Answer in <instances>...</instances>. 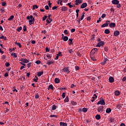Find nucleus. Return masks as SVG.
<instances>
[{
  "mask_svg": "<svg viewBox=\"0 0 126 126\" xmlns=\"http://www.w3.org/2000/svg\"><path fill=\"white\" fill-rule=\"evenodd\" d=\"M77 55L78 56V57H81L82 56V55L81 54V53H80V52H77Z\"/></svg>",
  "mask_w": 126,
  "mask_h": 126,
  "instance_id": "obj_45",
  "label": "nucleus"
},
{
  "mask_svg": "<svg viewBox=\"0 0 126 126\" xmlns=\"http://www.w3.org/2000/svg\"><path fill=\"white\" fill-rule=\"evenodd\" d=\"M109 25L110 28H115L116 27V23H110Z\"/></svg>",
  "mask_w": 126,
  "mask_h": 126,
  "instance_id": "obj_6",
  "label": "nucleus"
},
{
  "mask_svg": "<svg viewBox=\"0 0 126 126\" xmlns=\"http://www.w3.org/2000/svg\"><path fill=\"white\" fill-rule=\"evenodd\" d=\"M87 111H88V109H87V108H86L85 107L83 108V112L84 113H86V112H87Z\"/></svg>",
  "mask_w": 126,
  "mask_h": 126,
  "instance_id": "obj_33",
  "label": "nucleus"
},
{
  "mask_svg": "<svg viewBox=\"0 0 126 126\" xmlns=\"http://www.w3.org/2000/svg\"><path fill=\"white\" fill-rule=\"evenodd\" d=\"M60 126H67V124L63 122H60Z\"/></svg>",
  "mask_w": 126,
  "mask_h": 126,
  "instance_id": "obj_18",
  "label": "nucleus"
},
{
  "mask_svg": "<svg viewBox=\"0 0 126 126\" xmlns=\"http://www.w3.org/2000/svg\"><path fill=\"white\" fill-rule=\"evenodd\" d=\"M117 8H120L121 7V6H122V5H121V4H117V5L116 6Z\"/></svg>",
  "mask_w": 126,
  "mask_h": 126,
  "instance_id": "obj_61",
  "label": "nucleus"
},
{
  "mask_svg": "<svg viewBox=\"0 0 126 126\" xmlns=\"http://www.w3.org/2000/svg\"><path fill=\"white\" fill-rule=\"evenodd\" d=\"M77 2L78 3H82V0H78Z\"/></svg>",
  "mask_w": 126,
  "mask_h": 126,
  "instance_id": "obj_63",
  "label": "nucleus"
},
{
  "mask_svg": "<svg viewBox=\"0 0 126 126\" xmlns=\"http://www.w3.org/2000/svg\"><path fill=\"white\" fill-rule=\"evenodd\" d=\"M46 22H47V23H48V24H50V23H51V22H50V21L49 20V19H46Z\"/></svg>",
  "mask_w": 126,
  "mask_h": 126,
  "instance_id": "obj_62",
  "label": "nucleus"
},
{
  "mask_svg": "<svg viewBox=\"0 0 126 126\" xmlns=\"http://www.w3.org/2000/svg\"><path fill=\"white\" fill-rule=\"evenodd\" d=\"M17 46H18L19 48H22V45H21V43H17Z\"/></svg>",
  "mask_w": 126,
  "mask_h": 126,
  "instance_id": "obj_48",
  "label": "nucleus"
},
{
  "mask_svg": "<svg viewBox=\"0 0 126 126\" xmlns=\"http://www.w3.org/2000/svg\"><path fill=\"white\" fill-rule=\"evenodd\" d=\"M68 52H69V54L71 55L72 53H73V50L72 49H70L68 50Z\"/></svg>",
  "mask_w": 126,
  "mask_h": 126,
  "instance_id": "obj_35",
  "label": "nucleus"
},
{
  "mask_svg": "<svg viewBox=\"0 0 126 126\" xmlns=\"http://www.w3.org/2000/svg\"><path fill=\"white\" fill-rule=\"evenodd\" d=\"M74 87H76V86L74 84H72L70 86V88H74Z\"/></svg>",
  "mask_w": 126,
  "mask_h": 126,
  "instance_id": "obj_46",
  "label": "nucleus"
},
{
  "mask_svg": "<svg viewBox=\"0 0 126 126\" xmlns=\"http://www.w3.org/2000/svg\"><path fill=\"white\" fill-rule=\"evenodd\" d=\"M54 81L55 83H60L61 80H60V79H59L58 78H56L54 80Z\"/></svg>",
  "mask_w": 126,
  "mask_h": 126,
  "instance_id": "obj_15",
  "label": "nucleus"
},
{
  "mask_svg": "<svg viewBox=\"0 0 126 126\" xmlns=\"http://www.w3.org/2000/svg\"><path fill=\"white\" fill-rule=\"evenodd\" d=\"M97 111L98 112H103L104 111V106H100L97 108Z\"/></svg>",
  "mask_w": 126,
  "mask_h": 126,
  "instance_id": "obj_5",
  "label": "nucleus"
},
{
  "mask_svg": "<svg viewBox=\"0 0 126 126\" xmlns=\"http://www.w3.org/2000/svg\"><path fill=\"white\" fill-rule=\"evenodd\" d=\"M109 81L110 83H113V82L115 81V79H114V77H110L109 78Z\"/></svg>",
  "mask_w": 126,
  "mask_h": 126,
  "instance_id": "obj_12",
  "label": "nucleus"
},
{
  "mask_svg": "<svg viewBox=\"0 0 126 126\" xmlns=\"http://www.w3.org/2000/svg\"><path fill=\"white\" fill-rule=\"evenodd\" d=\"M59 117L58 116H57L56 115H50V118H58Z\"/></svg>",
  "mask_w": 126,
  "mask_h": 126,
  "instance_id": "obj_38",
  "label": "nucleus"
},
{
  "mask_svg": "<svg viewBox=\"0 0 126 126\" xmlns=\"http://www.w3.org/2000/svg\"><path fill=\"white\" fill-rule=\"evenodd\" d=\"M47 18H48V16L45 15L42 19V21H45V20H46V19H47Z\"/></svg>",
  "mask_w": 126,
  "mask_h": 126,
  "instance_id": "obj_40",
  "label": "nucleus"
},
{
  "mask_svg": "<svg viewBox=\"0 0 126 126\" xmlns=\"http://www.w3.org/2000/svg\"><path fill=\"white\" fill-rule=\"evenodd\" d=\"M44 73V71H39L37 73V75L38 76V77H40L41 75H43V74Z\"/></svg>",
  "mask_w": 126,
  "mask_h": 126,
  "instance_id": "obj_13",
  "label": "nucleus"
},
{
  "mask_svg": "<svg viewBox=\"0 0 126 126\" xmlns=\"http://www.w3.org/2000/svg\"><path fill=\"white\" fill-rule=\"evenodd\" d=\"M9 65H10V64L8 62H7L5 63V66H6V67H8Z\"/></svg>",
  "mask_w": 126,
  "mask_h": 126,
  "instance_id": "obj_34",
  "label": "nucleus"
},
{
  "mask_svg": "<svg viewBox=\"0 0 126 126\" xmlns=\"http://www.w3.org/2000/svg\"><path fill=\"white\" fill-rule=\"evenodd\" d=\"M97 52H98V49L97 48H94L92 50L91 52V55H94L95 54H97Z\"/></svg>",
  "mask_w": 126,
  "mask_h": 126,
  "instance_id": "obj_3",
  "label": "nucleus"
},
{
  "mask_svg": "<svg viewBox=\"0 0 126 126\" xmlns=\"http://www.w3.org/2000/svg\"><path fill=\"white\" fill-rule=\"evenodd\" d=\"M35 63L37 64H40V63H41V61L40 60L36 61L35 62Z\"/></svg>",
  "mask_w": 126,
  "mask_h": 126,
  "instance_id": "obj_44",
  "label": "nucleus"
},
{
  "mask_svg": "<svg viewBox=\"0 0 126 126\" xmlns=\"http://www.w3.org/2000/svg\"><path fill=\"white\" fill-rule=\"evenodd\" d=\"M23 63H29V60L27 59H25L23 61Z\"/></svg>",
  "mask_w": 126,
  "mask_h": 126,
  "instance_id": "obj_27",
  "label": "nucleus"
},
{
  "mask_svg": "<svg viewBox=\"0 0 126 126\" xmlns=\"http://www.w3.org/2000/svg\"><path fill=\"white\" fill-rule=\"evenodd\" d=\"M106 17V14L104 13L101 16V18H105Z\"/></svg>",
  "mask_w": 126,
  "mask_h": 126,
  "instance_id": "obj_57",
  "label": "nucleus"
},
{
  "mask_svg": "<svg viewBox=\"0 0 126 126\" xmlns=\"http://www.w3.org/2000/svg\"><path fill=\"white\" fill-rule=\"evenodd\" d=\"M69 101V99H68V96H66L65 99L64 100V103H66Z\"/></svg>",
  "mask_w": 126,
  "mask_h": 126,
  "instance_id": "obj_22",
  "label": "nucleus"
},
{
  "mask_svg": "<svg viewBox=\"0 0 126 126\" xmlns=\"http://www.w3.org/2000/svg\"><path fill=\"white\" fill-rule=\"evenodd\" d=\"M35 21V18H32V19L29 20V24L30 25H32V24H34V22Z\"/></svg>",
  "mask_w": 126,
  "mask_h": 126,
  "instance_id": "obj_7",
  "label": "nucleus"
},
{
  "mask_svg": "<svg viewBox=\"0 0 126 126\" xmlns=\"http://www.w3.org/2000/svg\"><path fill=\"white\" fill-rule=\"evenodd\" d=\"M110 11H111L113 13H115V9H114V8H111L110 9Z\"/></svg>",
  "mask_w": 126,
  "mask_h": 126,
  "instance_id": "obj_52",
  "label": "nucleus"
},
{
  "mask_svg": "<svg viewBox=\"0 0 126 126\" xmlns=\"http://www.w3.org/2000/svg\"><path fill=\"white\" fill-rule=\"evenodd\" d=\"M45 50H46V52H50V49H49V48H48V47H46Z\"/></svg>",
  "mask_w": 126,
  "mask_h": 126,
  "instance_id": "obj_58",
  "label": "nucleus"
},
{
  "mask_svg": "<svg viewBox=\"0 0 126 126\" xmlns=\"http://www.w3.org/2000/svg\"><path fill=\"white\" fill-rule=\"evenodd\" d=\"M63 40L64 42H66V41H67L68 40V37H67L66 36H64Z\"/></svg>",
  "mask_w": 126,
  "mask_h": 126,
  "instance_id": "obj_25",
  "label": "nucleus"
},
{
  "mask_svg": "<svg viewBox=\"0 0 126 126\" xmlns=\"http://www.w3.org/2000/svg\"><path fill=\"white\" fill-rule=\"evenodd\" d=\"M87 7V3H83L81 5V8H85V7Z\"/></svg>",
  "mask_w": 126,
  "mask_h": 126,
  "instance_id": "obj_14",
  "label": "nucleus"
},
{
  "mask_svg": "<svg viewBox=\"0 0 126 126\" xmlns=\"http://www.w3.org/2000/svg\"><path fill=\"white\" fill-rule=\"evenodd\" d=\"M23 29H24V32H26V30H27V28H26V26H24L23 27Z\"/></svg>",
  "mask_w": 126,
  "mask_h": 126,
  "instance_id": "obj_49",
  "label": "nucleus"
},
{
  "mask_svg": "<svg viewBox=\"0 0 126 126\" xmlns=\"http://www.w3.org/2000/svg\"><path fill=\"white\" fill-rule=\"evenodd\" d=\"M40 96L39 95V94L38 93L35 94V99H39V97Z\"/></svg>",
  "mask_w": 126,
  "mask_h": 126,
  "instance_id": "obj_30",
  "label": "nucleus"
},
{
  "mask_svg": "<svg viewBox=\"0 0 126 126\" xmlns=\"http://www.w3.org/2000/svg\"><path fill=\"white\" fill-rule=\"evenodd\" d=\"M112 3L113 4H119V3H120V1H119V0H113Z\"/></svg>",
  "mask_w": 126,
  "mask_h": 126,
  "instance_id": "obj_10",
  "label": "nucleus"
},
{
  "mask_svg": "<svg viewBox=\"0 0 126 126\" xmlns=\"http://www.w3.org/2000/svg\"><path fill=\"white\" fill-rule=\"evenodd\" d=\"M75 70H79V66H76L75 67Z\"/></svg>",
  "mask_w": 126,
  "mask_h": 126,
  "instance_id": "obj_60",
  "label": "nucleus"
},
{
  "mask_svg": "<svg viewBox=\"0 0 126 126\" xmlns=\"http://www.w3.org/2000/svg\"><path fill=\"white\" fill-rule=\"evenodd\" d=\"M56 109H57V106H56V105L54 104L52 106V110H53V111H55V110H56Z\"/></svg>",
  "mask_w": 126,
  "mask_h": 126,
  "instance_id": "obj_32",
  "label": "nucleus"
},
{
  "mask_svg": "<svg viewBox=\"0 0 126 126\" xmlns=\"http://www.w3.org/2000/svg\"><path fill=\"white\" fill-rule=\"evenodd\" d=\"M104 50L105 51V52H108V51L109 50V49L108 48V47L105 46L104 47Z\"/></svg>",
  "mask_w": 126,
  "mask_h": 126,
  "instance_id": "obj_53",
  "label": "nucleus"
},
{
  "mask_svg": "<svg viewBox=\"0 0 126 126\" xmlns=\"http://www.w3.org/2000/svg\"><path fill=\"white\" fill-rule=\"evenodd\" d=\"M67 5L70 7V8L73 7V5H71V2L68 3Z\"/></svg>",
  "mask_w": 126,
  "mask_h": 126,
  "instance_id": "obj_31",
  "label": "nucleus"
},
{
  "mask_svg": "<svg viewBox=\"0 0 126 126\" xmlns=\"http://www.w3.org/2000/svg\"><path fill=\"white\" fill-rule=\"evenodd\" d=\"M45 9H46V10H49V9H50V8L49 7L48 5H46L45 6Z\"/></svg>",
  "mask_w": 126,
  "mask_h": 126,
  "instance_id": "obj_55",
  "label": "nucleus"
},
{
  "mask_svg": "<svg viewBox=\"0 0 126 126\" xmlns=\"http://www.w3.org/2000/svg\"><path fill=\"white\" fill-rule=\"evenodd\" d=\"M63 71H64V72H66V73H69L70 71H69V69H68V67H64L63 69Z\"/></svg>",
  "mask_w": 126,
  "mask_h": 126,
  "instance_id": "obj_8",
  "label": "nucleus"
},
{
  "mask_svg": "<svg viewBox=\"0 0 126 126\" xmlns=\"http://www.w3.org/2000/svg\"><path fill=\"white\" fill-rule=\"evenodd\" d=\"M95 119L96 120H100V119H101V116H100V115H96L95 116Z\"/></svg>",
  "mask_w": 126,
  "mask_h": 126,
  "instance_id": "obj_24",
  "label": "nucleus"
},
{
  "mask_svg": "<svg viewBox=\"0 0 126 126\" xmlns=\"http://www.w3.org/2000/svg\"><path fill=\"white\" fill-rule=\"evenodd\" d=\"M62 11H66L67 10V7L65 6H63L61 9Z\"/></svg>",
  "mask_w": 126,
  "mask_h": 126,
  "instance_id": "obj_16",
  "label": "nucleus"
},
{
  "mask_svg": "<svg viewBox=\"0 0 126 126\" xmlns=\"http://www.w3.org/2000/svg\"><path fill=\"white\" fill-rule=\"evenodd\" d=\"M84 14H85V13L84 12L83 13V15H82L81 18L80 19V20H83V18H84V16H85V15Z\"/></svg>",
  "mask_w": 126,
  "mask_h": 126,
  "instance_id": "obj_36",
  "label": "nucleus"
},
{
  "mask_svg": "<svg viewBox=\"0 0 126 126\" xmlns=\"http://www.w3.org/2000/svg\"><path fill=\"white\" fill-rule=\"evenodd\" d=\"M105 45V42L104 41H100L96 45V47H98V48H101V46H103Z\"/></svg>",
  "mask_w": 126,
  "mask_h": 126,
  "instance_id": "obj_4",
  "label": "nucleus"
},
{
  "mask_svg": "<svg viewBox=\"0 0 126 126\" xmlns=\"http://www.w3.org/2000/svg\"><path fill=\"white\" fill-rule=\"evenodd\" d=\"M21 30H22V27H20L19 28H18V29H17V31H18V32H20V31H21Z\"/></svg>",
  "mask_w": 126,
  "mask_h": 126,
  "instance_id": "obj_37",
  "label": "nucleus"
},
{
  "mask_svg": "<svg viewBox=\"0 0 126 126\" xmlns=\"http://www.w3.org/2000/svg\"><path fill=\"white\" fill-rule=\"evenodd\" d=\"M104 33L105 34H110V30L109 29H106L105 31H104Z\"/></svg>",
  "mask_w": 126,
  "mask_h": 126,
  "instance_id": "obj_23",
  "label": "nucleus"
},
{
  "mask_svg": "<svg viewBox=\"0 0 126 126\" xmlns=\"http://www.w3.org/2000/svg\"><path fill=\"white\" fill-rule=\"evenodd\" d=\"M2 6H6V2H3L2 3Z\"/></svg>",
  "mask_w": 126,
  "mask_h": 126,
  "instance_id": "obj_56",
  "label": "nucleus"
},
{
  "mask_svg": "<svg viewBox=\"0 0 126 126\" xmlns=\"http://www.w3.org/2000/svg\"><path fill=\"white\" fill-rule=\"evenodd\" d=\"M97 105H106V102H105V99L102 98V99L98 101V102L97 103Z\"/></svg>",
  "mask_w": 126,
  "mask_h": 126,
  "instance_id": "obj_1",
  "label": "nucleus"
},
{
  "mask_svg": "<svg viewBox=\"0 0 126 126\" xmlns=\"http://www.w3.org/2000/svg\"><path fill=\"white\" fill-rule=\"evenodd\" d=\"M4 76V77H7L8 76V73L7 72L5 73Z\"/></svg>",
  "mask_w": 126,
  "mask_h": 126,
  "instance_id": "obj_59",
  "label": "nucleus"
},
{
  "mask_svg": "<svg viewBox=\"0 0 126 126\" xmlns=\"http://www.w3.org/2000/svg\"><path fill=\"white\" fill-rule=\"evenodd\" d=\"M109 121L111 123H114V122H115V119L111 118Z\"/></svg>",
  "mask_w": 126,
  "mask_h": 126,
  "instance_id": "obj_54",
  "label": "nucleus"
},
{
  "mask_svg": "<svg viewBox=\"0 0 126 126\" xmlns=\"http://www.w3.org/2000/svg\"><path fill=\"white\" fill-rule=\"evenodd\" d=\"M11 56L13 57V58H17V55H16V53H11Z\"/></svg>",
  "mask_w": 126,
  "mask_h": 126,
  "instance_id": "obj_21",
  "label": "nucleus"
},
{
  "mask_svg": "<svg viewBox=\"0 0 126 126\" xmlns=\"http://www.w3.org/2000/svg\"><path fill=\"white\" fill-rule=\"evenodd\" d=\"M62 98H65V93H63L62 94Z\"/></svg>",
  "mask_w": 126,
  "mask_h": 126,
  "instance_id": "obj_51",
  "label": "nucleus"
},
{
  "mask_svg": "<svg viewBox=\"0 0 126 126\" xmlns=\"http://www.w3.org/2000/svg\"><path fill=\"white\" fill-rule=\"evenodd\" d=\"M59 7V6H55L54 7H52L53 10H55V9H57Z\"/></svg>",
  "mask_w": 126,
  "mask_h": 126,
  "instance_id": "obj_50",
  "label": "nucleus"
},
{
  "mask_svg": "<svg viewBox=\"0 0 126 126\" xmlns=\"http://www.w3.org/2000/svg\"><path fill=\"white\" fill-rule=\"evenodd\" d=\"M120 94H121V93L120 92V91H116L115 92V95H116V96H119Z\"/></svg>",
  "mask_w": 126,
  "mask_h": 126,
  "instance_id": "obj_19",
  "label": "nucleus"
},
{
  "mask_svg": "<svg viewBox=\"0 0 126 126\" xmlns=\"http://www.w3.org/2000/svg\"><path fill=\"white\" fill-rule=\"evenodd\" d=\"M32 64V63H29L27 64V67L28 68H29L31 66V64Z\"/></svg>",
  "mask_w": 126,
  "mask_h": 126,
  "instance_id": "obj_43",
  "label": "nucleus"
},
{
  "mask_svg": "<svg viewBox=\"0 0 126 126\" xmlns=\"http://www.w3.org/2000/svg\"><path fill=\"white\" fill-rule=\"evenodd\" d=\"M50 89H51L52 90H54V87L53 86V85H50L48 86V90H50Z\"/></svg>",
  "mask_w": 126,
  "mask_h": 126,
  "instance_id": "obj_20",
  "label": "nucleus"
},
{
  "mask_svg": "<svg viewBox=\"0 0 126 126\" xmlns=\"http://www.w3.org/2000/svg\"><path fill=\"white\" fill-rule=\"evenodd\" d=\"M52 63H54V62L50 61L47 63V64H48V65H50V64H52Z\"/></svg>",
  "mask_w": 126,
  "mask_h": 126,
  "instance_id": "obj_39",
  "label": "nucleus"
},
{
  "mask_svg": "<svg viewBox=\"0 0 126 126\" xmlns=\"http://www.w3.org/2000/svg\"><path fill=\"white\" fill-rule=\"evenodd\" d=\"M59 57H63V54H62V52L60 51L58 54H57Z\"/></svg>",
  "mask_w": 126,
  "mask_h": 126,
  "instance_id": "obj_41",
  "label": "nucleus"
},
{
  "mask_svg": "<svg viewBox=\"0 0 126 126\" xmlns=\"http://www.w3.org/2000/svg\"><path fill=\"white\" fill-rule=\"evenodd\" d=\"M110 23H111L110 21H106L105 24H103L101 25L102 28H104V27H108V26L109 24H110Z\"/></svg>",
  "mask_w": 126,
  "mask_h": 126,
  "instance_id": "obj_2",
  "label": "nucleus"
},
{
  "mask_svg": "<svg viewBox=\"0 0 126 126\" xmlns=\"http://www.w3.org/2000/svg\"><path fill=\"white\" fill-rule=\"evenodd\" d=\"M63 33H64L65 35H68V32H67V30H64Z\"/></svg>",
  "mask_w": 126,
  "mask_h": 126,
  "instance_id": "obj_42",
  "label": "nucleus"
},
{
  "mask_svg": "<svg viewBox=\"0 0 126 126\" xmlns=\"http://www.w3.org/2000/svg\"><path fill=\"white\" fill-rule=\"evenodd\" d=\"M68 41H69V45H73V42H72V41H73L72 39L69 38L68 39Z\"/></svg>",
  "mask_w": 126,
  "mask_h": 126,
  "instance_id": "obj_26",
  "label": "nucleus"
},
{
  "mask_svg": "<svg viewBox=\"0 0 126 126\" xmlns=\"http://www.w3.org/2000/svg\"><path fill=\"white\" fill-rule=\"evenodd\" d=\"M13 18H14V16L13 15L10 16V18L8 19V20L9 21H11V20H12Z\"/></svg>",
  "mask_w": 126,
  "mask_h": 126,
  "instance_id": "obj_28",
  "label": "nucleus"
},
{
  "mask_svg": "<svg viewBox=\"0 0 126 126\" xmlns=\"http://www.w3.org/2000/svg\"><path fill=\"white\" fill-rule=\"evenodd\" d=\"M120 35V31H116L114 32V36H115V37H118Z\"/></svg>",
  "mask_w": 126,
  "mask_h": 126,
  "instance_id": "obj_9",
  "label": "nucleus"
},
{
  "mask_svg": "<svg viewBox=\"0 0 126 126\" xmlns=\"http://www.w3.org/2000/svg\"><path fill=\"white\" fill-rule=\"evenodd\" d=\"M111 112H112V109L110 108H107L106 110V113H107V114H110Z\"/></svg>",
  "mask_w": 126,
  "mask_h": 126,
  "instance_id": "obj_17",
  "label": "nucleus"
},
{
  "mask_svg": "<svg viewBox=\"0 0 126 126\" xmlns=\"http://www.w3.org/2000/svg\"><path fill=\"white\" fill-rule=\"evenodd\" d=\"M107 61H109L107 58H104L103 62H101V64L104 65L105 63H107Z\"/></svg>",
  "mask_w": 126,
  "mask_h": 126,
  "instance_id": "obj_11",
  "label": "nucleus"
},
{
  "mask_svg": "<svg viewBox=\"0 0 126 126\" xmlns=\"http://www.w3.org/2000/svg\"><path fill=\"white\" fill-rule=\"evenodd\" d=\"M122 80H123V81H124V82L126 81V77H123Z\"/></svg>",
  "mask_w": 126,
  "mask_h": 126,
  "instance_id": "obj_64",
  "label": "nucleus"
},
{
  "mask_svg": "<svg viewBox=\"0 0 126 126\" xmlns=\"http://www.w3.org/2000/svg\"><path fill=\"white\" fill-rule=\"evenodd\" d=\"M91 40H95V35L93 34L92 35Z\"/></svg>",
  "mask_w": 126,
  "mask_h": 126,
  "instance_id": "obj_47",
  "label": "nucleus"
},
{
  "mask_svg": "<svg viewBox=\"0 0 126 126\" xmlns=\"http://www.w3.org/2000/svg\"><path fill=\"white\" fill-rule=\"evenodd\" d=\"M91 59L92 60V61H94L95 62L96 61V58H95L94 57L92 56V54H91Z\"/></svg>",
  "mask_w": 126,
  "mask_h": 126,
  "instance_id": "obj_29",
  "label": "nucleus"
}]
</instances>
